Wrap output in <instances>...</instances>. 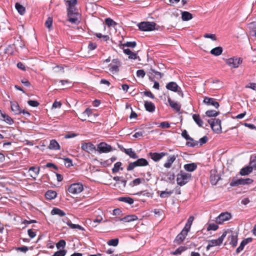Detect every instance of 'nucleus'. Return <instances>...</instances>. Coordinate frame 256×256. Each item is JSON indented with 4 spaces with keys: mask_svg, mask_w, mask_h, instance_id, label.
Returning <instances> with one entry per match:
<instances>
[{
    "mask_svg": "<svg viewBox=\"0 0 256 256\" xmlns=\"http://www.w3.org/2000/svg\"><path fill=\"white\" fill-rule=\"evenodd\" d=\"M191 178V174L180 171L177 174L176 182L178 185L182 186L186 184L190 180Z\"/></svg>",
    "mask_w": 256,
    "mask_h": 256,
    "instance_id": "1",
    "label": "nucleus"
},
{
    "mask_svg": "<svg viewBox=\"0 0 256 256\" xmlns=\"http://www.w3.org/2000/svg\"><path fill=\"white\" fill-rule=\"evenodd\" d=\"M156 24L154 22H143L138 24V28L142 31H152L155 29Z\"/></svg>",
    "mask_w": 256,
    "mask_h": 256,
    "instance_id": "2",
    "label": "nucleus"
},
{
    "mask_svg": "<svg viewBox=\"0 0 256 256\" xmlns=\"http://www.w3.org/2000/svg\"><path fill=\"white\" fill-rule=\"evenodd\" d=\"M208 122L214 132L220 134L222 132L221 122L219 119H212L208 120Z\"/></svg>",
    "mask_w": 256,
    "mask_h": 256,
    "instance_id": "3",
    "label": "nucleus"
},
{
    "mask_svg": "<svg viewBox=\"0 0 256 256\" xmlns=\"http://www.w3.org/2000/svg\"><path fill=\"white\" fill-rule=\"evenodd\" d=\"M84 190L83 185L80 183L72 184L68 188L69 192L76 194L80 193Z\"/></svg>",
    "mask_w": 256,
    "mask_h": 256,
    "instance_id": "4",
    "label": "nucleus"
},
{
    "mask_svg": "<svg viewBox=\"0 0 256 256\" xmlns=\"http://www.w3.org/2000/svg\"><path fill=\"white\" fill-rule=\"evenodd\" d=\"M227 232H224L221 236L216 240H209L208 244L206 246V250H209L211 247L220 245L223 242L224 238L226 236Z\"/></svg>",
    "mask_w": 256,
    "mask_h": 256,
    "instance_id": "5",
    "label": "nucleus"
},
{
    "mask_svg": "<svg viewBox=\"0 0 256 256\" xmlns=\"http://www.w3.org/2000/svg\"><path fill=\"white\" fill-rule=\"evenodd\" d=\"M120 62L118 59H114L108 65V70L113 74H117L119 71Z\"/></svg>",
    "mask_w": 256,
    "mask_h": 256,
    "instance_id": "6",
    "label": "nucleus"
},
{
    "mask_svg": "<svg viewBox=\"0 0 256 256\" xmlns=\"http://www.w3.org/2000/svg\"><path fill=\"white\" fill-rule=\"evenodd\" d=\"M253 182V180L249 178H238V179H233L231 182L230 185L232 186H235L238 185H244L252 184Z\"/></svg>",
    "mask_w": 256,
    "mask_h": 256,
    "instance_id": "7",
    "label": "nucleus"
},
{
    "mask_svg": "<svg viewBox=\"0 0 256 256\" xmlns=\"http://www.w3.org/2000/svg\"><path fill=\"white\" fill-rule=\"evenodd\" d=\"M242 60L240 58L233 57L226 60V64L231 68H237L242 63Z\"/></svg>",
    "mask_w": 256,
    "mask_h": 256,
    "instance_id": "8",
    "label": "nucleus"
},
{
    "mask_svg": "<svg viewBox=\"0 0 256 256\" xmlns=\"http://www.w3.org/2000/svg\"><path fill=\"white\" fill-rule=\"evenodd\" d=\"M166 88L170 90L177 92L180 96L183 97V93L176 82H172L168 83L166 85Z\"/></svg>",
    "mask_w": 256,
    "mask_h": 256,
    "instance_id": "9",
    "label": "nucleus"
},
{
    "mask_svg": "<svg viewBox=\"0 0 256 256\" xmlns=\"http://www.w3.org/2000/svg\"><path fill=\"white\" fill-rule=\"evenodd\" d=\"M68 21L72 24H78L80 21L79 18L80 14L78 12H74L68 13Z\"/></svg>",
    "mask_w": 256,
    "mask_h": 256,
    "instance_id": "10",
    "label": "nucleus"
},
{
    "mask_svg": "<svg viewBox=\"0 0 256 256\" xmlns=\"http://www.w3.org/2000/svg\"><path fill=\"white\" fill-rule=\"evenodd\" d=\"M97 150L100 153H107L113 150L112 147L105 142H100L98 146Z\"/></svg>",
    "mask_w": 256,
    "mask_h": 256,
    "instance_id": "11",
    "label": "nucleus"
},
{
    "mask_svg": "<svg viewBox=\"0 0 256 256\" xmlns=\"http://www.w3.org/2000/svg\"><path fill=\"white\" fill-rule=\"evenodd\" d=\"M231 218V214L228 212L220 214L216 218V222L218 224H222L224 222L227 221Z\"/></svg>",
    "mask_w": 256,
    "mask_h": 256,
    "instance_id": "12",
    "label": "nucleus"
},
{
    "mask_svg": "<svg viewBox=\"0 0 256 256\" xmlns=\"http://www.w3.org/2000/svg\"><path fill=\"white\" fill-rule=\"evenodd\" d=\"M188 232V230L183 228L181 232L176 236L174 242L178 244L182 243L186 238Z\"/></svg>",
    "mask_w": 256,
    "mask_h": 256,
    "instance_id": "13",
    "label": "nucleus"
},
{
    "mask_svg": "<svg viewBox=\"0 0 256 256\" xmlns=\"http://www.w3.org/2000/svg\"><path fill=\"white\" fill-rule=\"evenodd\" d=\"M66 3L67 6L68 13L74 12H78V10L76 8V6L77 4V0H66Z\"/></svg>",
    "mask_w": 256,
    "mask_h": 256,
    "instance_id": "14",
    "label": "nucleus"
},
{
    "mask_svg": "<svg viewBox=\"0 0 256 256\" xmlns=\"http://www.w3.org/2000/svg\"><path fill=\"white\" fill-rule=\"evenodd\" d=\"M203 102L207 106H212L216 108H218L220 104L215 99L208 97H205L204 99Z\"/></svg>",
    "mask_w": 256,
    "mask_h": 256,
    "instance_id": "15",
    "label": "nucleus"
},
{
    "mask_svg": "<svg viewBox=\"0 0 256 256\" xmlns=\"http://www.w3.org/2000/svg\"><path fill=\"white\" fill-rule=\"evenodd\" d=\"M95 148V146L90 142H85L82 144V149L88 153L94 151Z\"/></svg>",
    "mask_w": 256,
    "mask_h": 256,
    "instance_id": "16",
    "label": "nucleus"
},
{
    "mask_svg": "<svg viewBox=\"0 0 256 256\" xmlns=\"http://www.w3.org/2000/svg\"><path fill=\"white\" fill-rule=\"evenodd\" d=\"M150 157L152 160H153L155 162H158L160 160L161 158H162L164 156H166L167 154L166 152H150Z\"/></svg>",
    "mask_w": 256,
    "mask_h": 256,
    "instance_id": "17",
    "label": "nucleus"
},
{
    "mask_svg": "<svg viewBox=\"0 0 256 256\" xmlns=\"http://www.w3.org/2000/svg\"><path fill=\"white\" fill-rule=\"evenodd\" d=\"M228 233L230 234L228 236L230 244L234 247L236 246L237 245L238 242L237 236L232 234V232H228Z\"/></svg>",
    "mask_w": 256,
    "mask_h": 256,
    "instance_id": "18",
    "label": "nucleus"
},
{
    "mask_svg": "<svg viewBox=\"0 0 256 256\" xmlns=\"http://www.w3.org/2000/svg\"><path fill=\"white\" fill-rule=\"evenodd\" d=\"M121 150L124 152L127 155H128L130 158L136 159L138 158V156L136 154V153L132 150V148H122Z\"/></svg>",
    "mask_w": 256,
    "mask_h": 256,
    "instance_id": "19",
    "label": "nucleus"
},
{
    "mask_svg": "<svg viewBox=\"0 0 256 256\" xmlns=\"http://www.w3.org/2000/svg\"><path fill=\"white\" fill-rule=\"evenodd\" d=\"M64 222L66 223L68 226L71 228L75 229L77 228L80 230H84V228H82L81 226L76 224H73L72 223L71 221L70 220L67 218L63 220Z\"/></svg>",
    "mask_w": 256,
    "mask_h": 256,
    "instance_id": "20",
    "label": "nucleus"
},
{
    "mask_svg": "<svg viewBox=\"0 0 256 256\" xmlns=\"http://www.w3.org/2000/svg\"><path fill=\"white\" fill-rule=\"evenodd\" d=\"M220 179V177L219 174H216L215 172H211L210 180L212 185H216Z\"/></svg>",
    "mask_w": 256,
    "mask_h": 256,
    "instance_id": "21",
    "label": "nucleus"
},
{
    "mask_svg": "<svg viewBox=\"0 0 256 256\" xmlns=\"http://www.w3.org/2000/svg\"><path fill=\"white\" fill-rule=\"evenodd\" d=\"M170 106L176 111L178 112L180 109V105L177 102L172 100L170 98H168Z\"/></svg>",
    "mask_w": 256,
    "mask_h": 256,
    "instance_id": "22",
    "label": "nucleus"
},
{
    "mask_svg": "<svg viewBox=\"0 0 256 256\" xmlns=\"http://www.w3.org/2000/svg\"><path fill=\"white\" fill-rule=\"evenodd\" d=\"M48 148L52 150H59L60 148L59 144L55 140H52L50 141Z\"/></svg>",
    "mask_w": 256,
    "mask_h": 256,
    "instance_id": "23",
    "label": "nucleus"
},
{
    "mask_svg": "<svg viewBox=\"0 0 256 256\" xmlns=\"http://www.w3.org/2000/svg\"><path fill=\"white\" fill-rule=\"evenodd\" d=\"M176 156L174 155L170 156L167 160L166 162L164 164V166L166 168H170L172 163L176 160Z\"/></svg>",
    "mask_w": 256,
    "mask_h": 256,
    "instance_id": "24",
    "label": "nucleus"
},
{
    "mask_svg": "<svg viewBox=\"0 0 256 256\" xmlns=\"http://www.w3.org/2000/svg\"><path fill=\"white\" fill-rule=\"evenodd\" d=\"M253 168V165L251 166H247L244 168H242L241 169L240 174L242 176L248 175V174L252 172Z\"/></svg>",
    "mask_w": 256,
    "mask_h": 256,
    "instance_id": "25",
    "label": "nucleus"
},
{
    "mask_svg": "<svg viewBox=\"0 0 256 256\" xmlns=\"http://www.w3.org/2000/svg\"><path fill=\"white\" fill-rule=\"evenodd\" d=\"M124 52L128 56L130 59L136 60L137 58V54L132 52L129 48L123 50Z\"/></svg>",
    "mask_w": 256,
    "mask_h": 256,
    "instance_id": "26",
    "label": "nucleus"
},
{
    "mask_svg": "<svg viewBox=\"0 0 256 256\" xmlns=\"http://www.w3.org/2000/svg\"><path fill=\"white\" fill-rule=\"evenodd\" d=\"M144 107L147 111L151 112H154L156 108L154 104L150 102H145Z\"/></svg>",
    "mask_w": 256,
    "mask_h": 256,
    "instance_id": "27",
    "label": "nucleus"
},
{
    "mask_svg": "<svg viewBox=\"0 0 256 256\" xmlns=\"http://www.w3.org/2000/svg\"><path fill=\"white\" fill-rule=\"evenodd\" d=\"M222 47L218 46L212 48L210 50V53L214 56H218L222 54Z\"/></svg>",
    "mask_w": 256,
    "mask_h": 256,
    "instance_id": "28",
    "label": "nucleus"
},
{
    "mask_svg": "<svg viewBox=\"0 0 256 256\" xmlns=\"http://www.w3.org/2000/svg\"><path fill=\"white\" fill-rule=\"evenodd\" d=\"M11 108L16 114H20L22 113V110L20 109L19 106L16 102L11 103Z\"/></svg>",
    "mask_w": 256,
    "mask_h": 256,
    "instance_id": "29",
    "label": "nucleus"
},
{
    "mask_svg": "<svg viewBox=\"0 0 256 256\" xmlns=\"http://www.w3.org/2000/svg\"><path fill=\"white\" fill-rule=\"evenodd\" d=\"M184 167L186 171L192 172L196 168L197 166L194 163H191L184 165Z\"/></svg>",
    "mask_w": 256,
    "mask_h": 256,
    "instance_id": "30",
    "label": "nucleus"
},
{
    "mask_svg": "<svg viewBox=\"0 0 256 256\" xmlns=\"http://www.w3.org/2000/svg\"><path fill=\"white\" fill-rule=\"evenodd\" d=\"M192 118L195 122L200 127L202 126L204 122L200 118V116L196 114H194L192 115Z\"/></svg>",
    "mask_w": 256,
    "mask_h": 256,
    "instance_id": "31",
    "label": "nucleus"
},
{
    "mask_svg": "<svg viewBox=\"0 0 256 256\" xmlns=\"http://www.w3.org/2000/svg\"><path fill=\"white\" fill-rule=\"evenodd\" d=\"M182 18L184 21H188L192 18V15L189 12H183L182 13Z\"/></svg>",
    "mask_w": 256,
    "mask_h": 256,
    "instance_id": "32",
    "label": "nucleus"
},
{
    "mask_svg": "<svg viewBox=\"0 0 256 256\" xmlns=\"http://www.w3.org/2000/svg\"><path fill=\"white\" fill-rule=\"evenodd\" d=\"M118 200L130 204H132L134 202L133 198L128 196L120 197L118 198Z\"/></svg>",
    "mask_w": 256,
    "mask_h": 256,
    "instance_id": "33",
    "label": "nucleus"
},
{
    "mask_svg": "<svg viewBox=\"0 0 256 256\" xmlns=\"http://www.w3.org/2000/svg\"><path fill=\"white\" fill-rule=\"evenodd\" d=\"M51 214L52 215H58L60 216H63L66 215L65 212L58 208H54L51 211Z\"/></svg>",
    "mask_w": 256,
    "mask_h": 256,
    "instance_id": "34",
    "label": "nucleus"
},
{
    "mask_svg": "<svg viewBox=\"0 0 256 256\" xmlns=\"http://www.w3.org/2000/svg\"><path fill=\"white\" fill-rule=\"evenodd\" d=\"M138 219V217L135 215H130L125 216L120 219V221L124 222H130Z\"/></svg>",
    "mask_w": 256,
    "mask_h": 256,
    "instance_id": "35",
    "label": "nucleus"
},
{
    "mask_svg": "<svg viewBox=\"0 0 256 256\" xmlns=\"http://www.w3.org/2000/svg\"><path fill=\"white\" fill-rule=\"evenodd\" d=\"M135 162L136 163L137 166H144L148 164L147 160L144 158H139Z\"/></svg>",
    "mask_w": 256,
    "mask_h": 256,
    "instance_id": "36",
    "label": "nucleus"
},
{
    "mask_svg": "<svg viewBox=\"0 0 256 256\" xmlns=\"http://www.w3.org/2000/svg\"><path fill=\"white\" fill-rule=\"evenodd\" d=\"M0 115L2 118V120L4 121L9 124H13L14 121L10 116L2 112H0Z\"/></svg>",
    "mask_w": 256,
    "mask_h": 256,
    "instance_id": "37",
    "label": "nucleus"
},
{
    "mask_svg": "<svg viewBox=\"0 0 256 256\" xmlns=\"http://www.w3.org/2000/svg\"><path fill=\"white\" fill-rule=\"evenodd\" d=\"M29 172H32V174H30L31 177L36 178L39 174L40 168H36L34 166H32L29 168Z\"/></svg>",
    "mask_w": 256,
    "mask_h": 256,
    "instance_id": "38",
    "label": "nucleus"
},
{
    "mask_svg": "<svg viewBox=\"0 0 256 256\" xmlns=\"http://www.w3.org/2000/svg\"><path fill=\"white\" fill-rule=\"evenodd\" d=\"M15 7L20 14L23 15L25 13L26 8L22 5L18 3H16Z\"/></svg>",
    "mask_w": 256,
    "mask_h": 256,
    "instance_id": "39",
    "label": "nucleus"
},
{
    "mask_svg": "<svg viewBox=\"0 0 256 256\" xmlns=\"http://www.w3.org/2000/svg\"><path fill=\"white\" fill-rule=\"evenodd\" d=\"M45 196H46V198L49 199V200H52V199L56 197V193L54 191L50 190H48L46 193Z\"/></svg>",
    "mask_w": 256,
    "mask_h": 256,
    "instance_id": "40",
    "label": "nucleus"
},
{
    "mask_svg": "<svg viewBox=\"0 0 256 256\" xmlns=\"http://www.w3.org/2000/svg\"><path fill=\"white\" fill-rule=\"evenodd\" d=\"M194 220V216H190L186 224V226L184 227V229L189 231L190 228V227H191V226Z\"/></svg>",
    "mask_w": 256,
    "mask_h": 256,
    "instance_id": "41",
    "label": "nucleus"
},
{
    "mask_svg": "<svg viewBox=\"0 0 256 256\" xmlns=\"http://www.w3.org/2000/svg\"><path fill=\"white\" fill-rule=\"evenodd\" d=\"M136 45V43L135 42H129L121 45L122 48L123 50L126 49L125 47H130L132 48H134Z\"/></svg>",
    "mask_w": 256,
    "mask_h": 256,
    "instance_id": "42",
    "label": "nucleus"
},
{
    "mask_svg": "<svg viewBox=\"0 0 256 256\" xmlns=\"http://www.w3.org/2000/svg\"><path fill=\"white\" fill-rule=\"evenodd\" d=\"M173 194V190L168 191L167 190L164 191H162L160 194V197L162 198H166L169 197L172 194Z\"/></svg>",
    "mask_w": 256,
    "mask_h": 256,
    "instance_id": "43",
    "label": "nucleus"
},
{
    "mask_svg": "<svg viewBox=\"0 0 256 256\" xmlns=\"http://www.w3.org/2000/svg\"><path fill=\"white\" fill-rule=\"evenodd\" d=\"M122 163L120 162H117L114 164V167L112 169L113 173L118 172L120 170H122V168H121Z\"/></svg>",
    "mask_w": 256,
    "mask_h": 256,
    "instance_id": "44",
    "label": "nucleus"
},
{
    "mask_svg": "<svg viewBox=\"0 0 256 256\" xmlns=\"http://www.w3.org/2000/svg\"><path fill=\"white\" fill-rule=\"evenodd\" d=\"M46 26L48 29L49 30H51L52 29V18L50 17H48L45 22Z\"/></svg>",
    "mask_w": 256,
    "mask_h": 256,
    "instance_id": "45",
    "label": "nucleus"
},
{
    "mask_svg": "<svg viewBox=\"0 0 256 256\" xmlns=\"http://www.w3.org/2000/svg\"><path fill=\"white\" fill-rule=\"evenodd\" d=\"M219 112L215 110H208L206 112V114L208 117L216 116Z\"/></svg>",
    "mask_w": 256,
    "mask_h": 256,
    "instance_id": "46",
    "label": "nucleus"
},
{
    "mask_svg": "<svg viewBox=\"0 0 256 256\" xmlns=\"http://www.w3.org/2000/svg\"><path fill=\"white\" fill-rule=\"evenodd\" d=\"M187 249V248L184 246H180L176 250L173 252V254L174 255L180 254L181 253Z\"/></svg>",
    "mask_w": 256,
    "mask_h": 256,
    "instance_id": "47",
    "label": "nucleus"
},
{
    "mask_svg": "<svg viewBox=\"0 0 256 256\" xmlns=\"http://www.w3.org/2000/svg\"><path fill=\"white\" fill-rule=\"evenodd\" d=\"M218 228V226L215 224H208L206 230L208 231L216 230Z\"/></svg>",
    "mask_w": 256,
    "mask_h": 256,
    "instance_id": "48",
    "label": "nucleus"
},
{
    "mask_svg": "<svg viewBox=\"0 0 256 256\" xmlns=\"http://www.w3.org/2000/svg\"><path fill=\"white\" fill-rule=\"evenodd\" d=\"M62 160L64 161V164L66 166L69 168L73 165L71 159L66 158H62Z\"/></svg>",
    "mask_w": 256,
    "mask_h": 256,
    "instance_id": "49",
    "label": "nucleus"
},
{
    "mask_svg": "<svg viewBox=\"0 0 256 256\" xmlns=\"http://www.w3.org/2000/svg\"><path fill=\"white\" fill-rule=\"evenodd\" d=\"M107 244L109 246H116L118 244V238L110 240L107 242Z\"/></svg>",
    "mask_w": 256,
    "mask_h": 256,
    "instance_id": "50",
    "label": "nucleus"
},
{
    "mask_svg": "<svg viewBox=\"0 0 256 256\" xmlns=\"http://www.w3.org/2000/svg\"><path fill=\"white\" fill-rule=\"evenodd\" d=\"M66 244V242L65 240H61L56 244V246L58 249H60L65 247Z\"/></svg>",
    "mask_w": 256,
    "mask_h": 256,
    "instance_id": "51",
    "label": "nucleus"
},
{
    "mask_svg": "<svg viewBox=\"0 0 256 256\" xmlns=\"http://www.w3.org/2000/svg\"><path fill=\"white\" fill-rule=\"evenodd\" d=\"M142 182V180L140 178H136L134 180H132L130 184V185L132 186H138Z\"/></svg>",
    "mask_w": 256,
    "mask_h": 256,
    "instance_id": "52",
    "label": "nucleus"
},
{
    "mask_svg": "<svg viewBox=\"0 0 256 256\" xmlns=\"http://www.w3.org/2000/svg\"><path fill=\"white\" fill-rule=\"evenodd\" d=\"M105 22L108 26H114L116 24V22L110 18H106Z\"/></svg>",
    "mask_w": 256,
    "mask_h": 256,
    "instance_id": "53",
    "label": "nucleus"
},
{
    "mask_svg": "<svg viewBox=\"0 0 256 256\" xmlns=\"http://www.w3.org/2000/svg\"><path fill=\"white\" fill-rule=\"evenodd\" d=\"M126 180H120V182H118L114 184L113 186L114 187H120V184H122V187L123 188H124L126 187Z\"/></svg>",
    "mask_w": 256,
    "mask_h": 256,
    "instance_id": "54",
    "label": "nucleus"
},
{
    "mask_svg": "<svg viewBox=\"0 0 256 256\" xmlns=\"http://www.w3.org/2000/svg\"><path fill=\"white\" fill-rule=\"evenodd\" d=\"M66 253V250H60L54 252L52 256H64Z\"/></svg>",
    "mask_w": 256,
    "mask_h": 256,
    "instance_id": "55",
    "label": "nucleus"
},
{
    "mask_svg": "<svg viewBox=\"0 0 256 256\" xmlns=\"http://www.w3.org/2000/svg\"><path fill=\"white\" fill-rule=\"evenodd\" d=\"M182 137L185 138L186 140L193 141V138H190L189 136V135L188 134V132L186 130H184L182 132Z\"/></svg>",
    "mask_w": 256,
    "mask_h": 256,
    "instance_id": "56",
    "label": "nucleus"
},
{
    "mask_svg": "<svg viewBox=\"0 0 256 256\" xmlns=\"http://www.w3.org/2000/svg\"><path fill=\"white\" fill-rule=\"evenodd\" d=\"M92 114V110L89 108H87L82 114L81 116H86V117L89 116L90 114Z\"/></svg>",
    "mask_w": 256,
    "mask_h": 256,
    "instance_id": "57",
    "label": "nucleus"
},
{
    "mask_svg": "<svg viewBox=\"0 0 256 256\" xmlns=\"http://www.w3.org/2000/svg\"><path fill=\"white\" fill-rule=\"evenodd\" d=\"M137 166L136 163V162H130L128 166L127 167V170L128 171L132 170L134 168Z\"/></svg>",
    "mask_w": 256,
    "mask_h": 256,
    "instance_id": "58",
    "label": "nucleus"
},
{
    "mask_svg": "<svg viewBox=\"0 0 256 256\" xmlns=\"http://www.w3.org/2000/svg\"><path fill=\"white\" fill-rule=\"evenodd\" d=\"M204 37L205 38H210L212 40H216V35L214 34H206L204 36Z\"/></svg>",
    "mask_w": 256,
    "mask_h": 256,
    "instance_id": "59",
    "label": "nucleus"
},
{
    "mask_svg": "<svg viewBox=\"0 0 256 256\" xmlns=\"http://www.w3.org/2000/svg\"><path fill=\"white\" fill-rule=\"evenodd\" d=\"M198 144V142L194 141L193 140V141L190 140L189 142H186V145L188 146L194 147V146H197Z\"/></svg>",
    "mask_w": 256,
    "mask_h": 256,
    "instance_id": "60",
    "label": "nucleus"
},
{
    "mask_svg": "<svg viewBox=\"0 0 256 256\" xmlns=\"http://www.w3.org/2000/svg\"><path fill=\"white\" fill-rule=\"evenodd\" d=\"M146 75V72L143 70H139L136 72V76L138 77L144 78Z\"/></svg>",
    "mask_w": 256,
    "mask_h": 256,
    "instance_id": "61",
    "label": "nucleus"
},
{
    "mask_svg": "<svg viewBox=\"0 0 256 256\" xmlns=\"http://www.w3.org/2000/svg\"><path fill=\"white\" fill-rule=\"evenodd\" d=\"M97 45L96 43L90 42L88 45V49L90 50H92L96 48Z\"/></svg>",
    "mask_w": 256,
    "mask_h": 256,
    "instance_id": "62",
    "label": "nucleus"
},
{
    "mask_svg": "<svg viewBox=\"0 0 256 256\" xmlns=\"http://www.w3.org/2000/svg\"><path fill=\"white\" fill-rule=\"evenodd\" d=\"M28 104L30 106L34 107L38 106L39 104V103L37 101L32 100L28 101Z\"/></svg>",
    "mask_w": 256,
    "mask_h": 256,
    "instance_id": "63",
    "label": "nucleus"
},
{
    "mask_svg": "<svg viewBox=\"0 0 256 256\" xmlns=\"http://www.w3.org/2000/svg\"><path fill=\"white\" fill-rule=\"evenodd\" d=\"M246 88H250L256 91V83L250 82L246 86Z\"/></svg>",
    "mask_w": 256,
    "mask_h": 256,
    "instance_id": "64",
    "label": "nucleus"
}]
</instances>
